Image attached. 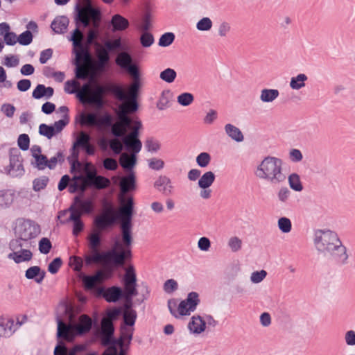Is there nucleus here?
<instances>
[{"label":"nucleus","mask_w":355,"mask_h":355,"mask_svg":"<svg viewBox=\"0 0 355 355\" xmlns=\"http://www.w3.org/2000/svg\"><path fill=\"white\" fill-rule=\"evenodd\" d=\"M332 258L339 263H344L348 259L346 248L342 245L340 241L336 243L335 248H333L329 252Z\"/></svg>","instance_id":"obj_17"},{"label":"nucleus","mask_w":355,"mask_h":355,"mask_svg":"<svg viewBox=\"0 0 355 355\" xmlns=\"http://www.w3.org/2000/svg\"><path fill=\"white\" fill-rule=\"evenodd\" d=\"M14 321L9 318L0 317V336H10L12 332Z\"/></svg>","instance_id":"obj_23"},{"label":"nucleus","mask_w":355,"mask_h":355,"mask_svg":"<svg viewBox=\"0 0 355 355\" xmlns=\"http://www.w3.org/2000/svg\"><path fill=\"white\" fill-rule=\"evenodd\" d=\"M307 79L304 74H300L293 78L291 81V87L294 89H299L304 86V81Z\"/></svg>","instance_id":"obj_39"},{"label":"nucleus","mask_w":355,"mask_h":355,"mask_svg":"<svg viewBox=\"0 0 355 355\" xmlns=\"http://www.w3.org/2000/svg\"><path fill=\"white\" fill-rule=\"evenodd\" d=\"M199 302L198 294L196 292H191L189 293L185 300L181 302H178L175 299L168 300V306L171 314L178 318L181 316L189 315L191 312L196 310Z\"/></svg>","instance_id":"obj_5"},{"label":"nucleus","mask_w":355,"mask_h":355,"mask_svg":"<svg viewBox=\"0 0 355 355\" xmlns=\"http://www.w3.org/2000/svg\"><path fill=\"white\" fill-rule=\"evenodd\" d=\"M80 123L89 126H96L101 129L112 125V116L105 112L98 116L94 113H83L80 115Z\"/></svg>","instance_id":"obj_8"},{"label":"nucleus","mask_w":355,"mask_h":355,"mask_svg":"<svg viewBox=\"0 0 355 355\" xmlns=\"http://www.w3.org/2000/svg\"><path fill=\"white\" fill-rule=\"evenodd\" d=\"M90 137L84 132H80L77 137L75 145L85 147L89 144Z\"/></svg>","instance_id":"obj_47"},{"label":"nucleus","mask_w":355,"mask_h":355,"mask_svg":"<svg viewBox=\"0 0 355 355\" xmlns=\"http://www.w3.org/2000/svg\"><path fill=\"white\" fill-rule=\"evenodd\" d=\"M215 175L211 171H207L202 175L198 181V185L202 189H207L214 182Z\"/></svg>","instance_id":"obj_32"},{"label":"nucleus","mask_w":355,"mask_h":355,"mask_svg":"<svg viewBox=\"0 0 355 355\" xmlns=\"http://www.w3.org/2000/svg\"><path fill=\"white\" fill-rule=\"evenodd\" d=\"M189 331L195 334H200L206 329L205 321L199 315H193L188 324Z\"/></svg>","instance_id":"obj_19"},{"label":"nucleus","mask_w":355,"mask_h":355,"mask_svg":"<svg viewBox=\"0 0 355 355\" xmlns=\"http://www.w3.org/2000/svg\"><path fill=\"white\" fill-rule=\"evenodd\" d=\"M315 241L319 250L329 252L335 248L336 243H338L339 239L337 234L334 232L319 230L315 234Z\"/></svg>","instance_id":"obj_9"},{"label":"nucleus","mask_w":355,"mask_h":355,"mask_svg":"<svg viewBox=\"0 0 355 355\" xmlns=\"http://www.w3.org/2000/svg\"><path fill=\"white\" fill-rule=\"evenodd\" d=\"M8 257L14 259L16 263H20L29 261L32 257V253L28 250H23L18 252L10 253Z\"/></svg>","instance_id":"obj_30"},{"label":"nucleus","mask_w":355,"mask_h":355,"mask_svg":"<svg viewBox=\"0 0 355 355\" xmlns=\"http://www.w3.org/2000/svg\"><path fill=\"white\" fill-rule=\"evenodd\" d=\"M174 38L175 35L173 33H166L160 37L159 44L162 46H167L173 42Z\"/></svg>","instance_id":"obj_50"},{"label":"nucleus","mask_w":355,"mask_h":355,"mask_svg":"<svg viewBox=\"0 0 355 355\" xmlns=\"http://www.w3.org/2000/svg\"><path fill=\"white\" fill-rule=\"evenodd\" d=\"M39 130L41 135H44L49 139L55 135V128L46 124H41Z\"/></svg>","instance_id":"obj_46"},{"label":"nucleus","mask_w":355,"mask_h":355,"mask_svg":"<svg viewBox=\"0 0 355 355\" xmlns=\"http://www.w3.org/2000/svg\"><path fill=\"white\" fill-rule=\"evenodd\" d=\"M78 335L74 325L66 324L62 320L58 321V336L67 341H72Z\"/></svg>","instance_id":"obj_14"},{"label":"nucleus","mask_w":355,"mask_h":355,"mask_svg":"<svg viewBox=\"0 0 355 355\" xmlns=\"http://www.w3.org/2000/svg\"><path fill=\"white\" fill-rule=\"evenodd\" d=\"M225 130L227 135L233 139L237 141H241L243 139V136L239 128L231 125L227 124L225 126Z\"/></svg>","instance_id":"obj_34"},{"label":"nucleus","mask_w":355,"mask_h":355,"mask_svg":"<svg viewBox=\"0 0 355 355\" xmlns=\"http://www.w3.org/2000/svg\"><path fill=\"white\" fill-rule=\"evenodd\" d=\"M123 319L125 324L132 326L136 319L135 311L126 306L123 313Z\"/></svg>","instance_id":"obj_36"},{"label":"nucleus","mask_w":355,"mask_h":355,"mask_svg":"<svg viewBox=\"0 0 355 355\" xmlns=\"http://www.w3.org/2000/svg\"><path fill=\"white\" fill-rule=\"evenodd\" d=\"M32 40L33 35L30 31H26L17 37V42L22 45H28L31 43Z\"/></svg>","instance_id":"obj_43"},{"label":"nucleus","mask_w":355,"mask_h":355,"mask_svg":"<svg viewBox=\"0 0 355 355\" xmlns=\"http://www.w3.org/2000/svg\"><path fill=\"white\" fill-rule=\"evenodd\" d=\"M178 288V283L174 279L167 280L164 285V291L168 293H171Z\"/></svg>","instance_id":"obj_56"},{"label":"nucleus","mask_w":355,"mask_h":355,"mask_svg":"<svg viewBox=\"0 0 355 355\" xmlns=\"http://www.w3.org/2000/svg\"><path fill=\"white\" fill-rule=\"evenodd\" d=\"M87 182L89 185H94L97 189L106 188L110 184L109 179L103 176L96 175V174L92 173L87 174Z\"/></svg>","instance_id":"obj_21"},{"label":"nucleus","mask_w":355,"mask_h":355,"mask_svg":"<svg viewBox=\"0 0 355 355\" xmlns=\"http://www.w3.org/2000/svg\"><path fill=\"white\" fill-rule=\"evenodd\" d=\"M114 31H123L129 26L128 19L120 15H114L111 21Z\"/></svg>","instance_id":"obj_28"},{"label":"nucleus","mask_w":355,"mask_h":355,"mask_svg":"<svg viewBox=\"0 0 355 355\" xmlns=\"http://www.w3.org/2000/svg\"><path fill=\"white\" fill-rule=\"evenodd\" d=\"M114 332L112 322L109 318H103L101 322L102 343L107 345Z\"/></svg>","instance_id":"obj_16"},{"label":"nucleus","mask_w":355,"mask_h":355,"mask_svg":"<svg viewBox=\"0 0 355 355\" xmlns=\"http://www.w3.org/2000/svg\"><path fill=\"white\" fill-rule=\"evenodd\" d=\"M39 247L41 252L47 254L51 248V241L46 238H43L40 241Z\"/></svg>","instance_id":"obj_54"},{"label":"nucleus","mask_w":355,"mask_h":355,"mask_svg":"<svg viewBox=\"0 0 355 355\" xmlns=\"http://www.w3.org/2000/svg\"><path fill=\"white\" fill-rule=\"evenodd\" d=\"M153 37L151 34L144 32L141 37V43L144 46H150L153 42Z\"/></svg>","instance_id":"obj_58"},{"label":"nucleus","mask_w":355,"mask_h":355,"mask_svg":"<svg viewBox=\"0 0 355 355\" xmlns=\"http://www.w3.org/2000/svg\"><path fill=\"white\" fill-rule=\"evenodd\" d=\"M1 111L8 117H12L15 112V107L9 103L3 104L1 107Z\"/></svg>","instance_id":"obj_61"},{"label":"nucleus","mask_w":355,"mask_h":355,"mask_svg":"<svg viewBox=\"0 0 355 355\" xmlns=\"http://www.w3.org/2000/svg\"><path fill=\"white\" fill-rule=\"evenodd\" d=\"M134 184L132 175L122 178L118 215L112 205H107L96 217V228L87 236L88 250L85 255L87 265L121 266L131 258L134 202L132 197L124 193L132 189Z\"/></svg>","instance_id":"obj_1"},{"label":"nucleus","mask_w":355,"mask_h":355,"mask_svg":"<svg viewBox=\"0 0 355 355\" xmlns=\"http://www.w3.org/2000/svg\"><path fill=\"white\" fill-rule=\"evenodd\" d=\"M155 187L165 195H169L172 191V185L170 180L165 177H159L155 183Z\"/></svg>","instance_id":"obj_25"},{"label":"nucleus","mask_w":355,"mask_h":355,"mask_svg":"<svg viewBox=\"0 0 355 355\" xmlns=\"http://www.w3.org/2000/svg\"><path fill=\"white\" fill-rule=\"evenodd\" d=\"M282 162L279 159L268 157L265 158L257 170V175L270 181L272 184H279L286 180L282 172Z\"/></svg>","instance_id":"obj_4"},{"label":"nucleus","mask_w":355,"mask_h":355,"mask_svg":"<svg viewBox=\"0 0 355 355\" xmlns=\"http://www.w3.org/2000/svg\"><path fill=\"white\" fill-rule=\"evenodd\" d=\"M53 94V89L51 87H46L44 85H38L33 92V97L39 99L42 97L50 98Z\"/></svg>","instance_id":"obj_27"},{"label":"nucleus","mask_w":355,"mask_h":355,"mask_svg":"<svg viewBox=\"0 0 355 355\" xmlns=\"http://www.w3.org/2000/svg\"><path fill=\"white\" fill-rule=\"evenodd\" d=\"M105 278V274L103 271L98 270L94 275H85L83 277V282L86 289H92L94 286L101 283Z\"/></svg>","instance_id":"obj_18"},{"label":"nucleus","mask_w":355,"mask_h":355,"mask_svg":"<svg viewBox=\"0 0 355 355\" xmlns=\"http://www.w3.org/2000/svg\"><path fill=\"white\" fill-rule=\"evenodd\" d=\"M119 162L124 168H131L136 163L135 154L128 155L126 153L121 154Z\"/></svg>","instance_id":"obj_31"},{"label":"nucleus","mask_w":355,"mask_h":355,"mask_svg":"<svg viewBox=\"0 0 355 355\" xmlns=\"http://www.w3.org/2000/svg\"><path fill=\"white\" fill-rule=\"evenodd\" d=\"M290 187L297 191L302 190L303 187L300 182V179L298 175L293 173L291 174L288 178Z\"/></svg>","instance_id":"obj_38"},{"label":"nucleus","mask_w":355,"mask_h":355,"mask_svg":"<svg viewBox=\"0 0 355 355\" xmlns=\"http://www.w3.org/2000/svg\"><path fill=\"white\" fill-rule=\"evenodd\" d=\"M97 56L98 58L99 67H103L109 60V54L107 51L104 48H101L97 51Z\"/></svg>","instance_id":"obj_41"},{"label":"nucleus","mask_w":355,"mask_h":355,"mask_svg":"<svg viewBox=\"0 0 355 355\" xmlns=\"http://www.w3.org/2000/svg\"><path fill=\"white\" fill-rule=\"evenodd\" d=\"M103 355H124L121 345L110 346Z\"/></svg>","instance_id":"obj_51"},{"label":"nucleus","mask_w":355,"mask_h":355,"mask_svg":"<svg viewBox=\"0 0 355 355\" xmlns=\"http://www.w3.org/2000/svg\"><path fill=\"white\" fill-rule=\"evenodd\" d=\"M141 127L140 121L134 122L132 125H128V129L131 132L127 135H123V142L126 148L134 154L138 153L141 148V142L138 139L139 130Z\"/></svg>","instance_id":"obj_10"},{"label":"nucleus","mask_w":355,"mask_h":355,"mask_svg":"<svg viewBox=\"0 0 355 355\" xmlns=\"http://www.w3.org/2000/svg\"><path fill=\"white\" fill-rule=\"evenodd\" d=\"M75 205L83 214L90 213L94 208V205L91 200H80L76 198Z\"/></svg>","instance_id":"obj_33"},{"label":"nucleus","mask_w":355,"mask_h":355,"mask_svg":"<svg viewBox=\"0 0 355 355\" xmlns=\"http://www.w3.org/2000/svg\"><path fill=\"white\" fill-rule=\"evenodd\" d=\"M279 95L276 89H263L261 92V99L263 102H270L275 99Z\"/></svg>","instance_id":"obj_35"},{"label":"nucleus","mask_w":355,"mask_h":355,"mask_svg":"<svg viewBox=\"0 0 355 355\" xmlns=\"http://www.w3.org/2000/svg\"><path fill=\"white\" fill-rule=\"evenodd\" d=\"M12 195L10 193L6 192L1 194L0 193V205H7L12 201Z\"/></svg>","instance_id":"obj_64"},{"label":"nucleus","mask_w":355,"mask_h":355,"mask_svg":"<svg viewBox=\"0 0 355 355\" xmlns=\"http://www.w3.org/2000/svg\"><path fill=\"white\" fill-rule=\"evenodd\" d=\"M45 272L40 270V268L37 266H33L28 268L26 272V277L28 279L35 278V281L37 283H40L44 279Z\"/></svg>","instance_id":"obj_29"},{"label":"nucleus","mask_w":355,"mask_h":355,"mask_svg":"<svg viewBox=\"0 0 355 355\" xmlns=\"http://www.w3.org/2000/svg\"><path fill=\"white\" fill-rule=\"evenodd\" d=\"M82 1L85 6V7L78 10V16L79 20L84 24L85 26H87L89 24L91 19L93 20L94 27L89 30L87 35L88 42L92 43L97 37L98 34L97 26L98 21L99 19V13L96 10L91 7L89 0Z\"/></svg>","instance_id":"obj_6"},{"label":"nucleus","mask_w":355,"mask_h":355,"mask_svg":"<svg viewBox=\"0 0 355 355\" xmlns=\"http://www.w3.org/2000/svg\"><path fill=\"white\" fill-rule=\"evenodd\" d=\"M210 160V155L207 153H201L196 158L198 164L201 167L207 166L209 164Z\"/></svg>","instance_id":"obj_52"},{"label":"nucleus","mask_w":355,"mask_h":355,"mask_svg":"<svg viewBox=\"0 0 355 355\" xmlns=\"http://www.w3.org/2000/svg\"><path fill=\"white\" fill-rule=\"evenodd\" d=\"M89 186L87 176L86 178L78 177L72 180L69 183V191L75 192L77 191H83Z\"/></svg>","instance_id":"obj_24"},{"label":"nucleus","mask_w":355,"mask_h":355,"mask_svg":"<svg viewBox=\"0 0 355 355\" xmlns=\"http://www.w3.org/2000/svg\"><path fill=\"white\" fill-rule=\"evenodd\" d=\"M83 38V33L78 29H76L71 37L73 45V51L76 55L83 53H89L87 48L85 47L82 42Z\"/></svg>","instance_id":"obj_20"},{"label":"nucleus","mask_w":355,"mask_h":355,"mask_svg":"<svg viewBox=\"0 0 355 355\" xmlns=\"http://www.w3.org/2000/svg\"><path fill=\"white\" fill-rule=\"evenodd\" d=\"M103 166L107 170H115L118 167V163L114 159L106 158L103 161Z\"/></svg>","instance_id":"obj_59"},{"label":"nucleus","mask_w":355,"mask_h":355,"mask_svg":"<svg viewBox=\"0 0 355 355\" xmlns=\"http://www.w3.org/2000/svg\"><path fill=\"white\" fill-rule=\"evenodd\" d=\"M124 93L125 98L121 99L114 94L119 100L123 102L119 106L117 112L118 120L112 125V133L116 137H122L126 134L128 125H131L137 120L132 119L128 114L135 112L137 110L136 98L137 96L139 83L133 81L126 92L119 86Z\"/></svg>","instance_id":"obj_3"},{"label":"nucleus","mask_w":355,"mask_h":355,"mask_svg":"<svg viewBox=\"0 0 355 355\" xmlns=\"http://www.w3.org/2000/svg\"><path fill=\"white\" fill-rule=\"evenodd\" d=\"M92 320L87 315H81L79 317L78 322L74 327L78 334H83L88 332L92 327Z\"/></svg>","instance_id":"obj_22"},{"label":"nucleus","mask_w":355,"mask_h":355,"mask_svg":"<svg viewBox=\"0 0 355 355\" xmlns=\"http://www.w3.org/2000/svg\"><path fill=\"white\" fill-rule=\"evenodd\" d=\"M98 293L109 302H116L122 295V291L116 286H112L107 288H98Z\"/></svg>","instance_id":"obj_15"},{"label":"nucleus","mask_w":355,"mask_h":355,"mask_svg":"<svg viewBox=\"0 0 355 355\" xmlns=\"http://www.w3.org/2000/svg\"><path fill=\"white\" fill-rule=\"evenodd\" d=\"M193 101V96L190 93H183L178 97V102L184 106L190 105Z\"/></svg>","instance_id":"obj_49"},{"label":"nucleus","mask_w":355,"mask_h":355,"mask_svg":"<svg viewBox=\"0 0 355 355\" xmlns=\"http://www.w3.org/2000/svg\"><path fill=\"white\" fill-rule=\"evenodd\" d=\"M61 266L62 260L60 258H55L52 262L49 263L48 270L51 273L55 274L58 271Z\"/></svg>","instance_id":"obj_55"},{"label":"nucleus","mask_w":355,"mask_h":355,"mask_svg":"<svg viewBox=\"0 0 355 355\" xmlns=\"http://www.w3.org/2000/svg\"><path fill=\"white\" fill-rule=\"evenodd\" d=\"M49 179L46 177H41L33 181V189L35 191H40L44 189L48 183Z\"/></svg>","instance_id":"obj_44"},{"label":"nucleus","mask_w":355,"mask_h":355,"mask_svg":"<svg viewBox=\"0 0 355 355\" xmlns=\"http://www.w3.org/2000/svg\"><path fill=\"white\" fill-rule=\"evenodd\" d=\"M15 233L21 239L27 241L36 237L40 233V228L33 221L19 219L16 222Z\"/></svg>","instance_id":"obj_7"},{"label":"nucleus","mask_w":355,"mask_h":355,"mask_svg":"<svg viewBox=\"0 0 355 355\" xmlns=\"http://www.w3.org/2000/svg\"><path fill=\"white\" fill-rule=\"evenodd\" d=\"M64 91L68 94H76L82 103L94 104L98 107L103 105V96L107 93L115 94L121 99L125 98L119 85L114 83H107L104 85L96 84L94 85V90H92L90 83L84 84L80 87L78 80H71L65 83Z\"/></svg>","instance_id":"obj_2"},{"label":"nucleus","mask_w":355,"mask_h":355,"mask_svg":"<svg viewBox=\"0 0 355 355\" xmlns=\"http://www.w3.org/2000/svg\"><path fill=\"white\" fill-rule=\"evenodd\" d=\"M125 281V291L127 297H130L137 294L135 288L136 285V275L135 268L132 266H129L125 269V275L124 277Z\"/></svg>","instance_id":"obj_13"},{"label":"nucleus","mask_w":355,"mask_h":355,"mask_svg":"<svg viewBox=\"0 0 355 355\" xmlns=\"http://www.w3.org/2000/svg\"><path fill=\"white\" fill-rule=\"evenodd\" d=\"M17 143H18L19 147L21 149H22L24 150H27L29 148V143H30L29 137L26 134L20 135L18 138Z\"/></svg>","instance_id":"obj_53"},{"label":"nucleus","mask_w":355,"mask_h":355,"mask_svg":"<svg viewBox=\"0 0 355 355\" xmlns=\"http://www.w3.org/2000/svg\"><path fill=\"white\" fill-rule=\"evenodd\" d=\"M69 25V19L67 17H57L51 23L52 29L57 33H63Z\"/></svg>","instance_id":"obj_26"},{"label":"nucleus","mask_w":355,"mask_h":355,"mask_svg":"<svg viewBox=\"0 0 355 355\" xmlns=\"http://www.w3.org/2000/svg\"><path fill=\"white\" fill-rule=\"evenodd\" d=\"M71 215L69 217V219L72 221H77V220H81L80 217L83 214L81 211L76 207L75 205L74 206L71 207L70 209Z\"/></svg>","instance_id":"obj_57"},{"label":"nucleus","mask_w":355,"mask_h":355,"mask_svg":"<svg viewBox=\"0 0 355 355\" xmlns=\"http://www.w3.org/2000/svg\"><path fill=\"white\" fill-rule=\"evenodd\" d=\"M110 146L112 150L116 154L120 153L122 150V144L117 139H112L110 141Z\"/></svg>","instance_id":"obj_63"},{"label":"nucleus","mask_w":355,"mask_h":355,"mask_svg":"<svg viewBox=\"0 0 355 355\" xmlns=\"http://www.w3.org/2000/svg\"><path fill=\"white\" fill-rule=\"evenodd\" d=\"M17 36L13 32H9L3 37L5 42L8 45H13L17 42Z\"/></svg>","instance_id":"obj_62"},{"label":"nucleus","mask_w":355,"mask_h":355,"mask_svg":"<svg viewBox=\"0 0 355 355\" xmlns=\"http://www.w3.org/2000/svg\"><path fill=\"white\" fill-rule=\"evenodd\" d=\"M116 63L128 71L133 78V81H138L139 83L138 67L132 64V58L128 53L121 52L119 53L116 58Z\"/></svg>","instance_id":"obj_12"},{"label":"nucleus","mask_w":355,"mask_h":355,"mask_svg":"<svg viewBox=\"0 0 355 355\" xmlns=\"http://www.w3.org/2000/svg\"><path fill=\"white\" fill-rule=\"evenodd\" d=\"M278 226L282 232L288 233L291 230V222L288 218L282 217L278 220Z\"/></svg>","instance_id":"obj_45"},{"label":"nucleus","mask_w":355,"mask_h":355,"mask_svg":"<svg viewBox=\"0 0 355 355\" xmlns=\"http://www.w3.org/2000/svg\"><path fill=\"white\" fill-rule=\"evenodd\" d=\"M176 72L172 69H166L160 73V78L166 83H172L176 78Z\"/></svg>","instance_id":"obj_40"},{"label":"nucleus","mask_w":355,"mask_h":355,"mask_svg":"<svg viewBox=\"0 0 355 355\" xmlns=\"http://www.w3.org/2000/svg\"><path fill=\"white\" fill-rule=\"evenodd\" d=\"M228 245L233 252H237L241 248L242 241L237 236H232L229 239Z\"/></svg>","instance_id":"obj_48"},{"label":"nucleus","mask_w":355,"mask_h":355,"mask_svg":"<svg viewBox=\"0 0 355 355\" xmlns=\"http://www.w3.org/2000/svg\"><path fill=\"white\" fill-rule=\"evenodd\" d=\"M266 276L265 270L254 272L251 276V280L254 283H259L261 282Z\"/></svg>","instance_id":"obj_60"},{"label":"nucleus","mask_w":355,"mask_h":355,"mask_svg":"<svg viewBox=\"0 0 355 355\" xmlns=\"http://www.w3.org/2000/svg\"><path fill=\"white\" fill-rule=\"evenodd\" d=\"M196 27L199 31H209L212 27V21L209 18L204 17L197 23Z\"/></svg>","instance_id":"obj_42"},{"label":"nucleus","mask_w":355,"mask_h":355,"mask_svg":"<svg viewBox=\"0 0 355 355\" xmlns=\"http://www.w3.org/2000/svg\"><path fill=\"white\" fill-rule=\"evenodd\" d=\"M76 78L83 80L87 79L92 68V60L89 52L76 55Z\"/></svg>","instance_id":"obj_11"},{"label":"nucleus","mask_w":355,"mask_h":355,"mask_svg":"<svg viewBox=\"0 0 355 355\" xmlns=\"http://www.w3.org/2000/svg\"><path fill=\"white\" fill-rule=\"evenodd\" d=\"M69 266L76 272H80L83 266V259L78 256H71L69 260Z\"/></svg>","instance_id":"obj_37"}]
</instances>
